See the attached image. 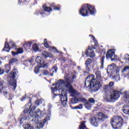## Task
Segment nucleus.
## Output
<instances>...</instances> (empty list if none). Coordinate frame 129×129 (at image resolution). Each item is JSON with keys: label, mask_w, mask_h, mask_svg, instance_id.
<instances>
[{"label": "nucleus", "mask_w": 129, "mask_h": 129, "mask_svg": "<svg viewBox=\"0 0 129 129\" xmlns=\"http://www.w3.org/2000/svg\"><path fill=\"white\" fill-rule=\"evenodd\" d=\"M64 81L60 80L55 85V87L51 88L52 93L55 96L59 95L60 97L61 104L63 107L67 106V92H70L72 96H76L79 93L75 90L70 84L71 82V75L65 76Z\"/></svg>", "instance_id": "obj_1"}, {"label": "nucleus", "mask_w": 129, "mask_h": 129, "mask_svg": "<svg viewBox=\"0 0 129 129\" xmlns=\"http://www.w3.org/2000/svg\"><path fill=\"white\" fill-rule=\"evenodd\" d=\"M52 107V105H48V110L49 112L47 114V116L45 119H44L43 121H39L40 119L43 117V115H44V113L42 112L40 109H38L36 112L35 111V109H36V106H33L32 107V108L28 114V119H32V121H33L34 123H36L37 129L42 128L44 126V124L47 120H50V118L51 117V112L50 111V108Z\"/></svg>", "instance_id": "obj_2"}, {"label": "nucleus", "mask_w": 129, "mask_h": 129, "mask_svg": "<svg viewBox=\"0 0 129 129\" xmlns=\"http://www.w3.org/2000/svg\"><path fill=\"white\" fill-rule=\"evenodd\" d=\"M94 82L95 83H94ZM85 86L86 87H90L92 91H98L102 86V81L95 80L94 75H92L87 77Z\"/></svg>", "instance_id": "obj_3"}, {"label": "nucleus", "mask_w": 129, "mask_h": 129, "mask_svg": "<svg viewBox=\"0 0 129 129\" xmlns=\"http://www.w3.org/2000/svg\"><path fill=\"white\" fill-rule=\"evenodd\" d=\"M89 13L92 15H95L96 14V10L93 6L88 4L83 5L79 11L80 15L83 17H87Z\"/></svg>", "instance_id": "obj_4"}, {"label": "nucleus", "mask_w": 129, "mask_h": 129, "mask_svg": "<svg viewBox=\"0 0 129 129\" xmlns=\"http://www.w3.org/2000/svg\"><path fill=\"white\" fill-rule=\"evenodd\" d=\"M107 70L108 73L112 74V75L116 74L117 76H114L113 78L114 80L117 82L120 80V78L119 77V75H118V73H119V68L116 66L115 64L112 63L108 66Z\"/></svg>", "instance_id": "obj_5"}, {"label": "nucleus", "mask_w": 129, "mask_h": 129, "mask_svg": "<svg viewBox=\"0 0 129 129\" xmlns=\"http://www.w3.org/2000/svg\"><path fill=\"white\" fill-rule=\"evenodd\" d=\"M123 123L122 118L119 116H114L111 120V124L114 129L120 128L122 126Z\"/></svg>", "instance_id": "obj_6"}, {"label": "nucleus", "mask_w": 129, "mask_h": 129, "mask_svg": "<svg viewBox=\"0 0 129 129\" xmlns=\"http://www.w3.org/2000/svg\"><path fill=\"white\" fill-rule=\"evenodd\" d=\"M31 106H32V103H31V101H29V103L25 106L23 114H21L20 117L21 124H22V123H25L27 119H28L27 118V113L29 112V110H30H30L32 109V107L31 108Z\"/></svg>", "instance_id": "obj_7"}, {"label": "nucleus", "mask_w": 129, "mask_h": 129, "mask_svg": "<svg viewBox=\"0 0 129 129\" xmlns=\"http://www.w3.org/2000/svg\"><path fill=\"white\" fill-rule=\"evenodd\" d=\"M42 9L44 10V12L43 11H38L36 12V15H40V14L42 17H45V15H46V12H47L48 13L49 12H52V9L50 7H48L46 5H44L42 6Z\"/></svg>", "instance_id": "obj_8"}, {"label": "nucleus", "mask_w": 129, "mask_h": 129, "mask_svg": "<svg viewBox=\"0 0 129 129\" xmlns=\"http://www.w3.org/2000/svg\"><path fill=\"white\" fill-rule=\"evenodd\" d=\"M106 58L107 59L110 58L111 61H114L117 58V55H115L114 49H111L107 52Z\"/></svg>", "instance_id": "obj_9"}, {"label": "nucleus", "mask_w": 129, "mask_h": 129, "mask_svg": "<svg viewBox=\"0 0 129 129\" xmlns=\"http://www.w3.org/2000/svg\"><path fill=\"white\" fill-rule=\"evenodd\" d=\"M35 61L39 64V68H48V63H45V61L41 56H37Z\"/></svg>", "instance_id": "obj_10"}, {"label": "nucleus", "mask_w": 129, "mask_h": 129, "mask_svg": "<svg viewBox=\"0 0 129 129\" xmlns=\"http://www.w3.org/2000/svg\"><path fill=\"white\" fill-rule=\"evenodd\" d=\"M14 47H16V44L13 41H10L9 44L6 42L4 50L6 52H10V48H14Z\"/></svg>", "instance_id": "obj_11"}, {"label": "nucleus", "mask_w": 129, "mask_h": 129, "mask_svg": "<svg viewBox=\"0 0 129 129\" xmlns=\"http://www.w3.org/2000/svg\"><path fill=\"white\" fill-rule=\"evenodd\" d=\"M120 92L118 91H113L111 94L112 100H116L120 97Z\"/></svg>", "instance_id": "obj_12"}, {"label": "nucleus", "mask_w": 129, "mask_h": 129, "mask_svg": "<svg viewBox=\"0 0 129 129\" xmlns=\"http://www.w3.org/2000/svg\"><path fill=\"white\" fill-rule=\"evenodd\" d=\"M85 54L87 57H90V58H93V57L95 56V53L92 49H91V47L88 48L86 51Z\"/></svg>", "instance_id": "obj_13"}, {"label": "nucleus", "mask_w": 129, "mask_h": 129, "mask_svg": "<svg viewBox=\"0 0 129 129\" xmlns=\"http://www.w3.org/2000/svg\"><path fill=\"white\" fill-rule=\"evenodd\" d=\"M97 117L98 119V120L104 121V120H105V119H106L108 117H107V115H105V114L103 112H99L97 115Z\"/></svg>", "instance_id": "obj_14"}, {"label": "nucleus", "mask_w": 129, "mask_h": 129, "mask_svg": "<svg viewBox=\"0 0 129 129\" xmlns=\"http://www.w3.org/2000/svg\"><path fill=\"white\" fill-rule=\"evenodd\" d=\"M91 123L94 126H98V123L99 122V120L97 117L93 116L90 119Z\"/></svg>", "instance_id": "obj_15"}, {"label": "nucleus", "mask_w": 129, "mask_h": 129, "mask_svg": "<svg viewBox=\"0 0 129 129\" xmlns=\"http://www.w3.org/2000/svg\"><path fill=\"white\" fill-rule=\"evenodd\" d=\"M114 85V83L113 82H110L109 84L105 85L103 86V89L104 91H109V90H111Z\"/></svg>", "instance_id": "obj_16"}, {"label": "nucleus", "mask_w": 129, "mask_h": 129, "mask_svg": "<svg viewBox=\"0 0 129 129\" xmlns=\"http://www.w3.org/2000/svg\"><path fill=\"white\" fill-rule=\"evenodd\" d=\"M44 46L45 47V48H49L48 50L49 51H56V48L55 47L53 46H49V44L47 42V39H45L44 40Z\"/></svg>", "instance_id": "obj_17"}, {"label": "nucleus", "mask_w": 129, "mask_h": 129, "mask_svg": "<svg viewBox=\"0 0 129 129\" xmlns=\"http://www.w3.org/2000/svg\"><path fill=\"white\" fill-rule=\"evenodd\" d=\"M92 63V60L90 58H88L85 62L86 70L89 71L90 70L91 64Z\"/></svg>", "instance_id": "obj_18"}, {"label": "nucleus", "mask_w": 129, "mask_h": 129, "mask_svg": "<svg viewBox=\"0 0 129 129\" xmlns=\"http://www.w3.org/2000/svg\"><path fill=\"white\" fill-rule=\"evenodd\" d=\"M103 98L105 101H108L109 102H110V101L112 100V98H111V94L109 93H106L103 96Z\"/></svg>", "instance_id": "obj_19"}, {"label": "nucleus", "mask_w": 129, "mask_h": 129, "mask_svg": "<svg viewBox=\"0 0 129 129\" xmlns=\"http://www.w3.org/2000/svg\"><path fill=\"white\" fill-rule=\"evenodd\" d=\"M129 70V66H126L124 67V69H123L121 71V73H122V75H123V76L124 77H129L128 76V73H126V72L127 71H128Z\"/></svg>", "instance_id": "obj_20"}, {"label": "nucleus", "mask_w": 129, "mask_h": 129, "mask_svg": "<svg viewBox=\"0 0 129 129\" xmlns=\"http://www.w3.org/2000/svg\"><path fill=\"white\" fill-rule=\"evenodd\" d=\"M23 53H24V49L21 47L18 48L17 52L12 51V52L13 56H17V55L23 54Z\"/></svg>", "instance_id": "obj_21"}, {"label": "nucleus", "mask_w": 129, "mask_h": 129, "mask_svg": "<svg viewBox=\"0 0 129 129\" xmlns=\"http://www.w3.org/2000/svg\"><path fill=\"white\" fill-rule=\"evenodd\" d=\"M32 44H33L32 41L26 42L23 44V47L25 48V49L28 50L31 48V47H32Z\"/></svg>", "instance_id": "obj_22"}, {"label": "nucleus", "mask_w": 129, "mask_h": 129, "mask_svg": "<svg viewBox=\"0 0 129 129\" xmlns=\"http://www.w3.org/2000/svg\"><path fill=\"white\" fill-rule=\"evenodd\" d=\"M17 74H18V71H17V69H14L9 75V77L10 78H12V79H14V78L17 76Z\"/></svg>", "instance_id": "obj_23"}, {"label": "nucleus", "mask_w": 129, "mask_h": 129, "mask_svg": "<svg viewBox=\"0 0 129 129\" xmlns=\"http://www.w3.org/2000/svg\"><path fill=\"white\" fill-rule=\"evenodd\" d=\"M42 55L44 58H47V57H49V58H52V57H53V55H52L51 53H48L46 51H43L42 53Z\"/></svg>", "instance_id": "obj_24"}, {"label": "nucleus", "mask_w": 129, "mask_h": 129, "mask_svg": "<svg viewBox=\"0 0 129 129\" xmlns=\"http://www.w3.org/2000/svg\"><path fill=\"white\" fill-rule=\"evenodd\" d=\"M122 111L125 114H129V106L124 105L123 106Z\"/></svg>", "instance_id": "obj_25"}, {"label": "nucleus", "mask_w": 129, "mask_h": 129, "mask_svg": "<svg viewBox=\"0 0 129 129\" xmlns=\"http://www.w3.org/2000/svg\"><path fill=\"white\" fill-rule=\"evenodd\" d=\"M10 85L13 87V90H15L17 88V81L15 80H13L9 82Z\"/></svg>", "instance_id": "obj_26"}, {"label": "nucleus", "mask_w": 129, "mask_h": 129, "mask_svg": "<svg viewBox=\"0 0 129 129\" xmlns=\"http://www.w3.org/2000/svg\"><path fill=\"white\" fill-rule=\"evenodd\" d=\"M95 74L96 76V80L102 81V78H101V74L100 73V72L97 71Z\"/></svg>", "instance_id": "obj_27"}, {"label": "nucleus", "mask_w": 129, "mask_h": 129, "mask_svg": "<svg viewBox=\"0 0 129 129\" xmlns=\"http://www.w3.org/2000/svg\"><path fill=\"white\" fill-rule=\"evenodd\" d=\"M32 49L35 52H38L39 51V45L36 43H34L32 46Z\"/></svg>", "instance_id": "obj_28"}, {"label": "nucleus", "mask_w": 129, "mask_h": 129, "mask_svg": "<svg viewBox=\"0 0 129 129\" xmlns=\"http://www.w3.org/2000/svg\"><path fill=\"white\" fill-rule=\"evenodd\" d=\"M71 103H73V104H75V103H78V102H79V100L76 97H74L71 99Z\"/></svg>", "instance_id": "obj_29"}, {"label": "nucleus", "mask_w": 129, "mask_h": 129, "mask_svg": "<svg viewBox=\"0 0 129 129\" xmlns=\"http://www.w3.org/2000/svg\"><path fill=\"white\" fill-rule=\"evenodd\" d=\"M123 60L126 63H129V55L128 54H125L123 57Z\"/></svg>", "instance_id": "obj_30"}, {"label": "nucleus", "mask_w": 129, "mask_h": 129, "mask_svg": "<svg viewBox=\"0 0 129 129\" xmlns=\"http://www.w3.org/2000/svg\"><path fill=\"white\" fill-rule=\"evenodd\" d=\"M57 67H55L51 69V70H50V73L51 74L50 75V76H53V74H54V73H57Z\"/></svg>", "instance_id": "obj_31"}, {"label": "nucleus", "mask_w": 129, "mask_h": 129, "mask_svg": "<svg viewBox=\"0 0 129 129\" xmlns=\"http://www.w3.org/2000/svg\"><path fill=\"white\" fill-rule=\"evenodd\" d=\"M23 127L24 129H34V127L29 124H25L23 125Z\"/></svg>", "instance_id": "obj_32"}, {"label": "nucleus", "mask_w": 129, "mask_h": 129, "mask_svg": "<svg viewBox=\"0 0 129 129\" xmlns=\"http://www.w3.org/2000/svg\"><path fill=\"white\" fill-rule=\"evenodd\" d=\"M83 108V104H80L78 106H75L73 108V109H82Z\"/></svg>", "instance_id": "obj_33"}, {"label": "nucleus", "mask_w": 129, "mask_h": 129, "mask_svg": "<svg viewBox=\"0 0 129 129\" xmlns=\"http://www.w3.org/2000/svg\"><path fill=\"white\" fill-rule=\"evenodd\" d=\"M5 67V69L6 70V73H9L11 70V67L10 66V64H6Z\"/></svg>", "instance_id": "obj_34"}, {"label": "nucleus", "mask_w": 129, "mask_h": 129, "mask_svg": "<svg viewBox=\"0 0 129 129\" xmlns=\"http://www.w3.org/2000/svg\"><path fill=\"white\" fill-rule=\"evenodd\" d=\"M85 105L87 109H91V108L92 107V105H91V104L88 102H86Z\"/></svg>", "instance_id": "obj_35"}, {"label": "nucleus", "mask_w": 129, "mask_h": 129, "mask_svg": "<svg viewBox=\"0 0 129 129\" xmlns=\"http://www.w3.org/2000/svg\"><path fill=\"white\" fill-rule=\"evenodd\" d=\"M90 37H92V40L95 43V45L96 46H98V43H97V40H96V39H95V37L94 36H92V35H90Z\"/></svg>", "instance_id": "obj_36"}, {"label": "nucleus", "mask_w": 129, "mask_h": 129, "mask_svg": "<svg viewBox=\"0 0 129 129\" xmlns=\"http://www.w3.org/2000/svg\"><path fill=\"white\" fill-rule=\"evenodd\" d=\"M17 62H18V59L13 58L9 61V64H12V63H17Z\"/></svg>", "instance_id": "obj_37"}, {"label": "nucleus", "mask_w": 129, "mask_h": 129, "mask_svg": "<svg viewBox=\"0 0 129 129\" xmlns=\"http://www.w3.org/2000/svg\"><path fill=\"white\" fill-rule=\"evenodd\" d=\"M105 57L104 56H102L101 60V68H102L103 69V65L104 64V58Z\"/></svg>", "instance_id": "obj_38"}, {"label": "nucleus", "mask_w": 129, "mask_h": 129, "mask_svg": "<svg viewBox=\"0 0 129 129\" xmlns=\"http://www.w3.org/2000/svg\"><path fill=\"white\" fill-rule=\"evenodd\" d=\"M42 103H43V101L42 100V99H39V100H37L35 102V104H36V105H39L40 104H42Z\"/></svg>", "instance_id": "obj_39"}, {"label": "nucleus", "mask_w": 129, "mask_h": 129, "mask_svg": "<svg viewBox=\"0 0 129 129\" xmlns=\"http://www.w3.org/2000/svg\"><path fill=\"white\" fill-rule=\"evenodd\" d=\"M79 101H80V102H82L83 103H84V102H86V99L81 97L79 98Z\"/></svg>", "instance_id": "obj_40"}, {"label": "nucleus", "mask_w": 129, "mask_h": 129, "mask_svg": "<svg viewBox=\"0 0 129 129\" xmlns=\"http://www.w3.org/2000/svg\"><path fill=\"white\" fill-rule=\"evenodd\" d=\"M51 7H53L54 10H55V11H59L60 10V7L55 6V4H53L52 5H51Z\"/></svg>", "instance_id": "obj_41"}, {"label": "nucleus", "mask_w": 129, "mask_h": 129, "mask_svg": "<svg viewBox=\"0 0 129 129\" xmlns=\"http://www.w3.org/2000/svg\"><path fill=\"white\" fill-rule=\"evenodd\" d=\"M89 102H90V103H92V104H94V103H95V100H94L93 98H89Z\"/></svg>", "instance_id": "obj_42"}, {"label": "nucleus", "mask_w": 129, "mask_h": 129, "mask_svg": "<svg viewBox=\"0 0 129 129\" xmlns=\"http://www.w3.org/2000/svg\"><path fill=\"white\" fill-rule=\"evenodd\" d=\"M41 68H40V66L36 67L34 70V72L36 74H39V69Z\"/></svg>", "instance_id": "obj_43"}, {"label": "nucleus", "mask_w": 129, "mask_h": 129, "mask_svg": "<svg viewBox=\"0 0 129 129\" xmlns=\"http://www.w3.org/2000/svg\"><path fill=\"white\" fill-rule=\"evenodd\" d=\"M124 98H125V99H126V101H127L129 103V95L125 94L124 95Z\"/></svg>", "instance_id": "obj_44"}, {"label": "nucleus", "mask_w": 129, "mask_h": 129, "mask_svg": "<svg viewBox=\"0 0 129 129\" xmlns=\"http://www.w3.org/2000/svg\"><path fill=\"white\" fill-rule=\"evenodd\" d=\"M3 92L4 95H5L6 97H7V96H9V95H10V94H9V93H8L7 91H3Z\"/></svg>", "instance_id": "obj_45"}, {"label": "nucleus", "mask_w": 129, "mask_h": 129, "mask_svg": "<svg viewBox=\"0 0 129 129\" xmlns=\"http://www.w3.org/2000/svg\"><path fill=\"white\" fill-rule=\"evenodd\" d=\"M42 74L45 76L49 75V72H48V71L44 70L42 72Z\"/></svg>", "instance_id": "obj_46"}, {"label": "nucleus", "mask_w": 129, "mask_h": 129, "mask_svg": "<svg viewBox=\"0 0 129 129\" xmlns=\"http://www.w3.org/2000/svg\"><path fill=\"white\" fill-rule=\"evenodd\" d=\"M4 73V70L1 69V68H0V75H2V74H3Z\"/></svg>", "instance_id": "obj_47"}, {"label": "nucleus", "mask_w": 129, "mask_h": 129, "mask_svg": "<svg viewBox=\"0 0 129 129\" xmlns=\"http://www.w3.org/2000/svg\"><path fill=\"white\" fill-rule=\"evenodd\" d=\"M106 126H107V125H106V124H103L102 125V128H104V127H106Z\"/></svg>", "instance_id": "obj_48"}, {"label": "nucleus", "mask_w": 129, "mask_h": 129, "mask_svg": "<svg viewBox=\"0 0 129 129\" xmlns=\"http://www.w3.org/2000/svg\"><path fill=\"white\" fill-rule=\"evenodd\" d=\"M29 62L30 63H32V62H34V59L33 58H31L29 60Z\"/></svg>", "instance_id": "obj_49"}, {"label": "nucleus", "mask_w": 129, "mask_h": 129, "mask_svg": "<svg viewBox=\"0 0 129 129\" xmlns=\"http://www.w3.org/2000/svg\"><path fill=\"white\" fill-rule=\"evenodd\" d=\"M25 99H26V97L25 96H23L21 99L22 101H24V100H25Z\"/></svg>", "instance_id": "obj_50"}, {"label": "nucleus", "mask_w": 129, "mask_h": 129, "mask_svg": "<svg viewBox=\"0 0 129 129\" xmlns=\"http://www.w3.org/2000/svg\"><path fill=\"white\" fill-rule=\"evenodd\" d=\"M76 77H75V76H73V77H72V79H74L75 78H76Z\"/></svg>", "instance_id": "obj_51"}, {"label": "nucleus", "mask_w": 129, "mask_h": 129, "mask_svg": "<svg viewBox=\"0 0 129 129\" xmlns=\"http://www.w3.org/2000/svg\"><path fill=\"white\" fill-rule=\"evenodd\" d=\"M21 1H22V0H19L18 4H19V5L21 4Z\"/></svg>", "instance_id": "obj_52"}, {"label": "nucleus", "mask_w": 129, "mask_h": 129, "mask_svg": "<svg viewBox=\"0 0 129 129\" xmlns=\"http://www.w3.org/2000/svg\"><path fill=\"white\" fill-rule=\"evenodd\" d=\"M82 55V56H84V55H85L84 53L83 52Z\"/></svg>", "instance_id": "obj_53"}, {"label": "nucleus", "mask_w": 129, "mask_h": 129, "mask_svg": "<svg viewBox=\"0 0 129 129\" xmlns=\"http://www.w3.org/2000/svg\"><path fill=\"white\" fill-rule=\"evenodd\" d=\"M0 64H2V61L0 60Z\"/></svg>", "instance_id": "obj_54"}, {"label": "nucleus", "mask_w": 129, "mask_h": 129, "mask_svg": "<svg viewBox=\"0 0 129 129\" xmlns=\"http://www.w3.org/2000/svg\"><path fill=\"white\" fill-rule=\"evenodd\" d=\"M25 2H27V1H28V0H24Z\"/></svg>", "instance_id": "obj_55"}, {"label": "nucleus", "mask_w": 129, "mask_h": 129, "mask_svg": "<svg viewBox=\"0 0 129 129\" xmlns=\"http://www.w3.org/2000/svg\"><path fill=\"white\" fill-rule=\"evenodd\" d=\"M53 85H55V84H53Z\"/></svg>", "instance_id": "obj_56"}]
</instances>
